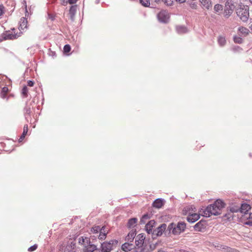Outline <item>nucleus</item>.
Returning <instances> with one entry per match:
<instances>
[{
  "label": "nucleus",
  "instance_id": "obj_1",
  "mask_svg": "<svg viewBox=\"0 0 252 252\" xmlns=\"http://www.w3.org/2000/svg\"><path fill=\"white\" fill-rule=\"evenodd\" d=\"M224 203L220 199H217L213 204L208 206L203 211V216L210 217L211 215L217 216L220 214L221 209L224 207Z\"/></svg>",
  "mask_w": 252,
  "mask_h": 252
},
{
  "label": "nucleus",
  "instance_id": "obj_2",
  "mask_svg": "<svg viewBox=\"0 0 252 252\" xmlns=\"http://www.w3.org/2000/svg\"><path fill=\"white\" fill-rule=\"evenodd\" d=\"M186 228V224L183 221H179L177 224L172 222L167 227L166 231L172 232L175 235H179L184 232Z\"/></svg>",
  "mask_w": 252,
  "mask_h": 252
},
{
  "label": "nucleus",
  "instance_id": "obj_3",
  "mask_svg": "<svg viewBox=\"0 0 252 252\" xmlns=\"http://www.w3.org/2000/svg\"><path fill=\"white\" fill-rule=\"evenodd\" d=\"M236 13L241 21L247 22L250 17L249 7L247 5L241 4L236 9Z\"/></svg>",
  "mask_w": 252,
  "mask_h": 252
},
{
  "label": "nucleus",
  "instance_id": "obj_4",
  "mask_svg": "<svg viewBox=\"0 0 252 252\" xmlns=\"http://www.w3.org/2000/svg\"><path fill=\"white\" fill-rule=\"evenodd\" d=\"M118 243V241L116 239L105 241L101 244V251L102 252H110L116 247Z\"/></svg>",
  "mask_w": 252,
  "mask_h": 252
},
{
  "label": "nucleus",
  "instance_id": "obj_5",
  "mask_svg": "<svg viewBox=\"0 0 252 252\" xmlns=\"http://www.w3.org/2000/svg\"><path fill=\"white\" fill-rule=\"evenodd\" d=\"M234 9L233 4L231 1L227 0L226 2L225 6L224 9L223 15L224 17L227 19L232 14Z\"/></svg>",
  "mask_w": 252,
  "mask_h": 252
},
{
  "label": "nucleus",
  "instance_id": "obj_6",
  "mask_svg": "<svg viewBox=\"0 0 252 252\" xmlns=\"http://www.w3.org/2000/svg\"><path fill=\"white\" fill-rule=\"evenodd\" d=\"M157 17L160 22L167 23L169 21L170 15L167 11L162 10L158 14Z\"/></svg>",
  "mask_w": 252,
  "mask_h": 252
},
{
  "label": "nucleus",
  "instance_id": "obj_7",
  "mask_svg": "<svg viewBox=\"0 0 252 252\" xmlns=\"http://www.w3.org/2000/svg\"><path fill=\"white\" fill-rule=\"evenodd\" d=\"M167 225L165 223H162L156 229H154L152 234L153 239L156 238L158 236H160L162 235L164 231H165Z\"/></svg>",
  "mask_w": 252,
  "mask_h": 252
},
{
  "label": "nucleus",
  "instance_id": "obj_8",
  "mask_svg": "<svg viewBox=\"0 0 252 252\" xmlns=\"http://www.w3.org/2000/svg\"><path fill=\"white\" fill-rule=\"evenodd\" d=\"M12 31L15 30L13 28L12 29ZM3 35L4 36V38L5 40H13L17 38L20 35H18L17 33H15V32L5 31L3 32Z\"/></svg>",
  "mask_w": 252,
  "mask_h": 252
},
{
  "label": "nucleus",
  "instance_id": "obj_9",
  "mask_svg": "<svg viewBox=\"0 0 252 252\" xmlns=\"http://www.w3.org/2000/svg\"><path fill=\"white\" fill-rule=\"evenodd\" d=\"M145 239V236L144 234L141 233L138 234L135 239V246L137 247H139L140 246L146 247V245L144 243Z\"/></svg>",
  "mask_w": 252,
  "mask_h": 252
},
{
  "label": "nucleus",
  "instance_id": "obj_10",
  "mask_svg": "<svg viewBox=\"0 0 252 252\" xmlns=\"http://www.w3.org/2000/svg\"><path fill=\"white\" fill-rule=\"evenodd\" d=\"M206 225L207 222L206 220H201L194 225V229L195 231H202L205 229Z\"/></svg>",
  "mask_w": 252,
  "mask_h": 252
},
{
  "label": "nucleus",
  "instance_id": "obj_11",
  "mask_svg": "<svg viewBox=\"0 0 252 252\" xmlns=\"http://www.w3.org/2000/svg\"><path fill=\"white\" fill-rule=\"evenodd\" d=\"M156 221L155 220H150L145 225V230L146 231V232H147L148 234H152L153 233V227L155 226L156 225Z\"/></svg>",
  "mask_w": 252,
  "mask_h": 252
},
{
  "label": "nucleus",
  "instance_id": "obj_12",
  "mask_svg": "<svg viewBox=\"0 0 252 252\" xmlns=\"http://www.w3.org/2000/svg\"><path fill=\"white\" fill-rule=\"evenodd\" d=\"M127 241L124 243L121 247L122 250L125 252H128L135 248V245Z\"/></svg>",
  "mask_w": 252,
  "mask_h": 252
},
{
  "label": "nucleus",
  "instance_id": "obj_13",
  "mask_svg": "<svg viewBox=\"0 0 252 252\" xmlns=\"http://www.w3.org/2000/svg\"><path fill=\"white\" fill-rule=\"evenodd\" d=\"M136 235L135 229H132L126 237V241L129 242H132Z\"/></svg>",
  "mask_w": 252,
  "mask_h": 252
},
{
  "label": "nucleus",
  "instance_id": "obj_14",
  "mask_svg": "<svg viewBox=\"0 0 252 252\" xmlns=\"http://www.w3.org/2000/svg\"><path fill=\"white\" fill-rule=\"evenodd\" d=\"M199 218L200 215L194 213L189 215L187 218V220L189 222L193 223L199 220Z\"/></svg>",
  "mask_w": 252,
  "mask_h": 252
},
{
  "label": "nucleus",
  "instance_id": "obj_15",
  "mask_svg": "<svg viewBox=\"0 0 252 252\" xmlns=\"http://www.w3.org/2000/svg\"><path fill=\"white\" fill-rule=\"evenodd\" d=\"M164 205V199L161 198H157L153 202L152 205L154 208H160Z\"/></svg>",
  "mask_w": 252,
  "mask_h": 252
},
{
  "label": "nucleus",
  "instance_id": "obj_16",
  "mask_svg": "<svg viewBox=\"0 0 252 252\" xmlns=\"http://www.w3.org/2000/svg\"><path fill=\"white\" fill-rule=\"evenodd\" d=\"M28 21L27 18L22 17L19 22V30L20 31L24 30L27 28Z\"/></svg>",
  "mask_w": 252,
  "mask_h": 252
},
{
  "label": "nucleus",
  "instance_id": "obj_17",
  "mask_svg": "<svg viewBox=\"0 0 252 252\" xmlns=\"http://www.w3.org/2000/svg\"><path fill=\"white\" fill-rule=\"evenodd\" d=\"M203 7L209 10L212 7V2L211 0H199Z\"/></svg>",
  "mask_w": 252,
  "mask_h": 252
},
{
  "label": "nucleus",
  "instance_id": "obj_18",
  "mask_svg": "<svg viewBox=\"0 0 252 252\" xmlns=\"http://www.w3.org/2000/svg\"><path fill=\"white\" fill-rule=\"evenodd\" d=\"M251 206L247 203H242L240 207V212L246 214L251 209Z\"/></svg>",
  "mask_w": 252,
  "mask_h": 252
},
{
  "label": "nucleus",
  "instance_id": "obj_19",
  "mask_svg": "<svg viewBox=\"0 0 252 252\" xmlns=\"http://www.w3.org/2000/svg\"><path fill=\"white\" fill-rule=\"evenodd\" d=\"M176 31L178 34H184L188 32V28L185 26H177Z\"/></svg>",
  "mask_w": 252,
  "mask_h": 252
},
{
  "label": "nucleus",
  "instance_id": "obj_20",
  "mask_svg": "<svg viewBox=\"0 0 252 252\" xmlns=\"http://www.w3.org/2000/svg\"><path fill=\"white\" fill-rule=\"evenodd\" d=\"M138 220L136 218H131L128 220L127 223V227L128 228H133L136 225Z\"/></svg>",
  "mask_w": 252,
  "mask_h": 252
},
{
  "label": "nucleus",
  "instance_id": "obj_21",
  "mask_svg": "<svg viewBox=\"0 0 252 252\" xmlns=\"http://www.w3.org/2000/svg\"><path fill=\"white\" fill-rule=\"evenodd\" d=\"M77 11V5H71L69 8V14L70 19L73 20Z\"/></svg>",
  "mask_w": 252,
  "mask_h": 252
},
{
  "label": "nucleus",
  "instance_id": "obj_22",
  "mask_svg": "<svg viewBox=\"0 0 252 252\" xmlns=\"http://www.w3.org/2000/svg\"><path fill=\"white\" fill-rule=\"evenodd\" d=\"M32 108V107H31L30 105H28V104H27L24 108V115L26 119L30 117Z\"/></svg>",
  "mask_w": 252,
  "mask_h": 252
},
{
  "label": "nucleus",
  "instance_id": "obj_23",
  "mask_svg": "<svg viewBox=\"0 0 252 252\" xmlns=\"http://www.w3.org/2000/svg\"><path fill=\"white\" fill-rule=\"evenodd\" d=\"M28 131V126L27 125H25L24 126L23 133H22V135H21V136L20 137V138L18 140L19 142H21L23 140V139L25 138L26 135L27 134Z\"/></svg>",
  "mask_w": 252,
  "mask_h": 252
},
{
  "label": "nucleus",
  "instance_id": "obj_24",
  "mask_svg": "<svg viewBox=\"0 0 252 252\" xmlns=\"http://www.w3.org/2000/svg\"><path fill=\"white\" fill-rule=\"evenodd\" d=\"M104 229H105V226L102 227L100 226H95L92 228L91 231L94 233H98L100 231L104 230Z\"/></svg>",
  "mask_w": 252,
  "mask_h": 252
},
{
  "label": "nucleus",
  "instance_id": "obj_25",
  "mask_svg": "<svg viewBox=\"0 0 252 252\" xmlns=\"http://www.w3.org/2000/svg\"><path fill=\"white\" fill-rule=\"evenodd\" d=\"M108 233V231L104 230L100 231L98 235V239L101 240H104L106 238L107 234Z\"/></svg>",
  "mask_w": 252,
  "mask_h": 252
},
{
  "label": "nucleus",
  "instance_id": "obj_26",
  "mask_svg": "<svg viewBox=\"0 0 252 252\" xmlns=\"http://www.w3.org/2000/svg\"><path fill=\"white\" fill-rule=\"evenodd\" d=\"M150 218V215L146 213L143 215L140 219V222L141 224H145L147 220H149Z\"/></svg>",
  "mask_w": 252,
  "mask_h": 252
},
{
  "label": "nucleus",
  "instance_id": "obj_27",
  "mask_svg": "<svg viewBox=\"0 0 252 252\" xmlns=\"http://www.w3.org/2000/svg\"><path fill=\"white\" fill-rule=\"evenodd\" d=\"M218 42L220 46H224L226 44V40L225 37L221 36H219L218 39Z\"/></svg>",
  "mask_w": 252,
  "mask_h": 252
},
{
  "label": "nucleus",
  "instance_id": "obj_28",
  "mask_svg": "<svg viewBox=\"0 0 252 252\" xmlns=\"http://www.w3.org/2000/svg\"><path fill=\"white\" fill-rule=\"evenodd\" d=\"M87 252H91L94 251H97L96 246L94 244H89L88 247L87 248Z\"/></svg>",
  "mask_w": 252,
  "mask_h": 252
},
{
  "label": "nucleus",
  "instance_id": "obj_29",
  "mask_svg": "<svg viewBox=\"0 0 252 252\" xmlns=\"http://www.w3.org/2000/svg\"><path fill=\"white\" fill-rule=\"evenodd\" d=\"M230 211L231 213H237L240 212V207L237 205H233L230 207Z\"/></svg>",
  "mask_w": 252,
  "mask_h": 252
},
{
  "label": "nucleus",
  "instance_id": "obj_30",
  "mask_svg": "<svg viewBox=\"0 0 252 252\" xmlns=\"http://www.w3.org/2000/svg\"><path fill=\"white\" fill-rule=\"evenodd\" d=\"M214 9L216 13H218L219 11L222 10L223 6L221 4H216L214 6Z\"/></svg>",
  "mask_w": 252,
  "mask_h": 252
},
{
  "label": "nucleus",
  "instance_id": "obj_31",
  "mask_svg": "<svg viewBox=\"0 0 252 252\" xmlns=\"http://www.w3.org/2000/svg\"><path fill=\"white\" fill-rule=\"evenodd\" d=\"M140 3L145 7H149L150 3L149 0H139Z\"/></svg>",
  "mask_w": 252,
  "mask_h": 252
},
{
  "label": "nucleus",
  "instance_id": "obj_32",
  "mask_svg": "<svg viewBox=\"0 0 252 252\" xmlns=\"http://www.w3.org/2000/svg\"><path fill=\"white\" fill-rule=\"evenodd\" d=\"M233 213H231V212L230 211V212H228L227 213H226L224 216L223 217L224 218H226L229 221H231L233 220V215L232 214Z\"/></svg>",
  "mask_w": 252,
  "mask_h": 252
},
{
  "label": "nucleus",
  "instance_id": "obj_33",
  "mask_svg": "<svg viewBox=\"0 0 252 252\" xmlns=\"http://www.w3.org/2000/svg\"><path fill=\"white\" fill-rule=\"evenodd\" d=\"M233 40L235 43L241 44L243 42V39L239 36H234Z\"/></svg>",
  "mask_w": 252,
  "mask_h": 252
},
{
  "label": "nucleus",
  "instance_id": "obj_34",
  "mask_svg": "<svg viewBox=\"0 0 252 252\" xmlns=\"http://www.w3.org/2000/svg\"><path fill=\"white\" fill-rule=\"evenodd\" d=\"M28 88L27 86H25L22 89V94L24 97H27L28 96Z\"/></svg>",
  "mask_w": 252,
  "mask_h": 252
},
{
  "label": "nucleus",
  "instance_id": "obj_35",
  "mask_svg": "<svg viewBox=\"0 0 252 252\" xmlns=\"http://www.w3.org/2000/svg\"><path fill=\"white\" fill-rule=\"evenodd\" d=\"M233 52H239L242 50V49L239 46H234L231 49Z\"/></svg>",
  "mask_w": 252,
  "mask_h": 252
},
{
  "label": "nucleus",
  "instance_id": "obj_36",
  "mask_svg": "<svg viewBox=\"0 0 252 252\" xmlns=\"http://www.w3.org/2000/svg\"><path fill=\"white\" fill-rule=\"evenodd\" d=\"M239 31L244 34H248L249 30L246 28L241 27L239 28Z\"/></svg>",
  "mask_w": 252,
  "mask_h": 252
},
{
  "label": "nucleus",
  "instance_id": "obj_37",
  "mask_svg": "<svg viewBox=\"0 0 252 252\" xmlns=\"http://www.w3.org/2000/svg\"><path fill=\"white\" fill-rule=\"evenodd\" d=\"M189 4L190 8L193 9H196L198 7L197 3L196 2L190 1Z\"/></svg>",
  "mask_w": 252,
  "mask_h": 252
},
{
  "label": "nucleus",
  "instance_id": "obj_38",
  "mask_svg": "<svg viewBox=\"0 0 252 252\" xmlns=\"http://www.w3.org/2000/svg\"><path fill=\"white\" fill-rule=\"evenodd\" d=\"M71 50V47L69 44H65L63 47V52L64 53H68Z\"/></svg>",
  "mask_w": 252,
  "mask_h": 252
},
{
  "label": "nucleus",
  "instance_id": "obj_39",
  "mask_svg": "<svg viewBox=\"0 0 252 252\" xmlns=\"http://www.w3.org/2000/svg\"><path fill=\"white\" fill-rule=\"evenodd\" d=\"M222 250H223V251L224 252H234V251H235V250H234L233 249H232L230 247H226V246H224L222 248Z\"/></svg>",
  "mask_w": 252,
  "mask_h": 252
},
{
  "label": "nucleus",
  "instance_id": "obj_40",
  "mask_svg": "<svg viewBox=\"0 0 252 252\" xmlns=\"http://www.w3.org/2000/svg\"><path fill=\"white\" fill-rule=\"evenodd\" d=\"M37 247H38V246L37 244H34V245L31 246L30 247H29L28 248V250L29 252H33L37 249Z\"/></svg>",
  "mask_w": 252,
  "mask_h": 252
},
{
  "label": "nucleus",
  "instance_id": "obj_41",
  "mask_svg": "<svg viewBox=\"0 0 252 252\" xmlns=\"http://www.w3.org/2000/svg\"><path fill=\"white\" fill-rule=\"evenodd\" d=\"M144 247L140 246L139 247H137V248H135L133 249L132 252H142L143 251Z\"/></svg>",
  "mask_w": 252,
  "mask_h": 252
},
{
  "label": "nucleus",
  "instance_id": "obj_42",
  "mask_svg": "<svg viewBox=\"0 0 252 252\" xmlns=\"http://www.w3.org/2000/svg\"><path fill=\"white\" fill-rule=\"evenodd\" d=\"M48 18L52 21H54L55 19V16L53 14L48 13Z\"/></svg>",
  "mask_w": 252,
  "mask_h": 252
},
{
  "label": "nucleus",
  "instance_id": "obj_43",
  "mask_svg": "<svg viewBox=\"0 0 252 252\" xmlns=\"http://www.w3.org/2000/svg\"><path fill=\"white\" fill-rule=\"evenodd\" d=\"M85 240L88 241V238H84L83 237H82L81 238H79V243L80 244H83L85 242Z\"/></svg>",
  "mask_w": 252,
  "mask_h": 252
},
{
  "label": "nucleus",
  "instance_id": "obj_44",
  "mask_svg": "<svg viewBox=\"0 0 252 252\" xmlns=\"http://www.w3.org/2000/svg\"><path fill=\"white\" fill-rule=\"evenodd\" d=\"M4 13V6L0 4V16H1Z\"/></svg>",
  "mask_w": 252,
  "mask_h": 252
},
{
  "label": "nucleus",
  "instance_id": "obj_45",
  "mask_svg": "<svg viewBox=\"0 0 252 252\" xmlns=\"http://www.w3.org/2000/svg\"><path fill=\"white\" fill-rule=\"evenodd\" d=\"M165 3L168 6H171L173 4L172 0H165Z\"/></svg>",
  "mask_w": 252,
  "mask_h": 252
},
{
  "label": "nucleus",
  "instance_id": "obj_46",
  "mask_svg": "<svg viewBox=\"0 0 252 252\" xmlns=\"http://www.w3.org/2000/svg\"><path fill=\"white\" fill-rule=\"evenodd\" d=\"M34 84V81L32 80H29L28 81V85L30 87H32Z\"/></svg>",
  "mask_w": 252,
  "mask_h": 252
},
{
  "label": "nucleus",
  "instance_id": "obj_47",
  "mask_svg": "<svg viewBox=\"0 0 252 252\" xmlns=\"http://www.w3.org/2000/svg\"><path fill=\"white\" fill-rule=\"evenodd\" d=\"M77 0H67V2L69 4H74L77 2Z\"/></svg>",
  "mask_w": 252,
  "mask_h": 252
},
{
  "label": "nucleus",
  "instance_id": "obj_48",
  "mask_svg": "<svg viewBox=\"0 0 252 252\" xmlns=\"http://www.w3.org/2000/svg\"><path fill=\"white\" fill-rule=\"evenodd\" d=\"M4 36L3 35V32L0 35V42H2L3 40H6L4 38Z\"/></svg>",
  "mask_w": 252,
  "mask_h": 252
},
{
  "label": "nucleus",
  "instance_id": "obj_49",
  "mask_svg": "<svg viewBox=\"0 0 252 252\" xmlns=\"http://www.w3.org/2000/svg\"><path fill=\"white\" fill-rule=\"evenodd\" d=\"M8 88L6 87H4L2 88V93H6L7 92H8Z\"/></svg>",
  "mask_w": 252,
  "mask_h": 252
},
{
  "label": "nucleus",
  "instance_id": "obj_50",
  "mask_svg": "<svg viewBox=\"0 0 252 252\" xmlns=\"http://www.w3.org/2000/svg\"><path fill=\"white\" fill-rule=\"evenodd\" d=\"M245 224L249 226H252V221H247L245 223Z\"/></svg>",
  "mask_w": 252,
  "mask_h": 252
},
{
  "label": "nucleus",
  "instance_id": "obj_51",
  "mask_svg": "<svg viewBox=\"0 0 252 252\" xmlns=\"http://www.w3.org/2000/svg\"><path fill=\"white\" fill-rule=\"evenodd\" d=\"M177 1H178L180 3H183L186 1V0H176Z\"/></svg>",
  "mask_w": 252,
  "mask_h": 252
},
{
  "label": "nucleus",
  "instance_id": "obj_52",
  "mask_svg": "<svg viewBox=\"0 0 252 252\" xmlns=\"http://www.w3.org/2000/svg\"><path fill=\"white\" fill-rule=\"evenodd\" d=\"M146 247H144L143 251L142 252H150L148 250L147 251L146 250Z\"/></svg>",
  "mask_w": 252,
  "mask_h": 252
},
{
  "label": "nucleus",
  "instance_id": "obj_53",
  "mask_svg": "<svg viewBox=\"0 0 252 252\" xmlns=\"http://www.w3.org/2000/svg\"><path fill=\"white\" fill-rule=\"evenodd\" d=\"M249 218L252 219V213H250Z\"/></svg>",
  "mask_w": 252,
  "mask_h": 252
},
{
  "label": "nucleus",
  "instance_id": "obj_54",
  "mask_svg": "<svg viewBox=\"0 0 252 252\" xmlns=\"http://www.w3.org/2000/svg\"><path fill=\"white\" fill-rule=\"evenodd\" d=\"M100 2V0H95V3L98 4Z\"/></svg>",
  "mask_w": 252,
  "mask_h": 252
},
{
  "label": "nucleus",
  "instance_id": "obj_55",
  "mask_svg": "<svg viewBox=\"0 0 252 252\" xmlns=\"http://www.w3.org/2000/svg\"><path fill=\"white\" fill-rule=\"evenodd\" d=\"M158 252H166L165 251L162 250H160L158 251Z\"/></svg>",
  "mask_w": 252,
  "mask_h": 252
},
{
  "label": "nucleus",
  "instance_id": "obj_56",
  "mask_svg": "<svg viewBox=\"0 0 252 252\" xmlns=\"http://www.w3.org/2000/svg\"><path fill=\"white\" fill-rule=\"evenodd\" d=\"M250 28L252 32V24L250 26Z\"/></svg>",
  "mask_w": 252,
  "mask_h": 252
},
{
  "label": "nucleus",
  "instance_id": "obj_57",
  "mask_svg": "<svg viewBox=\"0 0 252 252\" xmlns=\"http://www.w3.org/2000/svg\"><path fill=\"white\" fill-rule=\"evenodd\" d=\"M25 7H26V12L27 11V5L25 6Z\"/></svg>",
  "mask_w": 252,
  "mask_h": 252
},
{
  "label": "nucleus",
  "instance_id": "obj_58",
  "mask_svg": "<svg viewBox=\"0 0 252 252\" xmlns=\"http://www.w3.org/2000/svg\"><path fill=\"white\" fill-rule=\"evenodd\" d=\"M250 1L251 2V3L252 4V0H250Z\"/></svg>",
  "mask_w": 252,
  "mask_h": 252
}]
</instances>
